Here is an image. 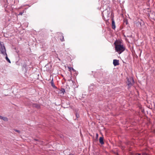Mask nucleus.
<instances>
[{
    "mask_svg": "<svg viewBox=\"0 0 155 155\" xmlns=\"http://www.w3.org/2000/svg\"><path fill=\"white\" fill-rule=\"evenodd\" d=\"M114 44L115 45V49L119 54H121L125 50V48L123 45L118 43L117 42H116V41L115 42Z\"/></svg>",
    "mask_w": 155,
    "mask_h": 155,
    "instance_id": "f257e3e1",
    "label": "nucleus"
},
{
    "mask_svg": "<svg viewBox=\"0 0 155 155\" xmlns=\"http://www.w3.org/2000/svg\"><path fill=\"white\" fill-rule=\"evenodd\" d=\"M0 50L1 53L3 55H6V50L3 42H0Z\"/></svg>",
    "mask_w": 155,
    "mask_h": 155,
    "instance_id": "f03ea898",
    "label": "nucleus"
},
{
    "mask_svg": "<svg viewBox=\"0 0 155 155\" xmlns=\"http://www.w3.org/2000/svg\"><path fill=\"white\" fill-rule=\"evenodd\" d=\"M134 81V80L132 78H127V85L131 87L132 85V83Z\"/></svg>",
    "mask_w": 155,
    "mask_h": 155,
    "instance_id": "7ed1b4c3",
    "label": "nucleus"
},
{
    "mask_svg": "<svg viewBox=\"0 0 155 155\" xmlns=\"http://www.w3.org/2000/svg\"><path fill=\"white\" fill-rule=\"evenodd\" d=\"M113 64L115 66L119 65V60L117 59H114L113 60Z\"/></svg>",
    "mask_w": 155,
    "mask_h": 155,
    "instance_id": "20e7f679",
    "label": "nucleus"
},
{
    "mask_svg": "<svg viewBox=\"0 0 155 155\" xmlns=\"http://www.w3.org/2000/svg\"><path fill=\"white\" fill-rule=\"evenodd\" d=\"M0 119L3 120L4 121H8V118L7 117H5L0 116Z\"/></svg>",
    "mask_w": 155,
    "mask_h": 155,
    "instance_id": "39448f33",
    "label": "nucleus"
},
{
    "mask_svg": "<svg viewBox=\"0 0 155 155\" xmlns=\"http://www.w3.org/2000/svg\"><path fill=\"white\" fill-rule=\"evenodd\" d=\"M99 142L102 145L104 144V142L103 141V138L102 137H100L99 138Z\"/></svg>",
    "mask_w": 155,
    "mask_h": 155,
    "instance_id": "423d86ee",
    "label": "nucleus"
},
{
    "mask_svg": "<svg viewBox=\"0 0 155 155\" xmlns=\"http://www.w3.org/2000/svg\"><path fill=\"white\" fill-rule=\"evenodd\" d=\"M51 86L54 88H56L57 87L54 84L53 79L51 81Z\"/></svg>",
    "mask_w": 155,
    "mask_h": 155,
    "instance_id": "0eeeda50",
    "label": "nucleus"
},
{
    "mask_svg": "<svg viewBox=\"0 0 155 155\" xmlns=\"http://www.w3.org/2000/svg\"><path fill=\"white\" fill-rule=\"evenodd\" d=\"M112 28L114 29L115 28V25L114 21L113 20L112 22Z\"/></svg>",
    "mask_w": 155,
    "mask_h": 155,
    "instance_id": "6e6552de",
    "label": "nucleus"
},
{
    "mask_svg": "<svg viewBox=\"0 0 155 155\" xmlns=\"http://www.w3.org/2000/svg\"><path fill=\"white\" fill-rule=\"evenodd\" d=\"M4 55L6 56L5 59H6V60L9 63H11V61H10V60L7 57V54H6V55Z\"/></svg>",
    "mask_w": 155,
    "mask_h": 155,
    "instance_id": "1a4fd4ad",
    "label": "nucleus"
},
{
    "mask_svg": "<svg viewBox=\"0 0 155 155\" xmlns=\"http://www.w3.org/2000/svg\"><path fill=\"white\" fill-rule=\"evenodd\" d=\"M61 93H62L63 94H64L65 92V90L64 89L62 88L61 89L60 91Z\"/></svg>",
    "mask_w": 155,
    "mask_h": 155,
    "instance_id": "9d476101",
    "label": "nucleus"
},
{
    "mask_svg": "<svg viewBox=\"0 0 155 155\" xmlns=\"http://www.w3.org/2000/svg\"><path fill=\"white\" fill-rule=\"evenodd\" d=\"M106 13L107 14H109L110 13L109 12H108L107 10H105L104 12H103V14H106Z\"/></svg>",
    "mask_w": 155,
    "mask_h": 155,
    "instance_id": "9b49d317",
    "label": "nucleus"
},
{
    "mask_svg": "<svg viewBox=\"0 0 155 155\" xmlns=\"http://www.w3.org/2000/svg\"><path fill=\"white\" fill-rule=\"evenodd\" d=\"M14 130L16 132H18V133H20V131L18 130H16V129H14Z\"/></svg>",
    "mask_w": 155,
    "mask_h": 155,
    "instance_id": "f8f14e48",
    "label": "nucleus"
},
{
    "mask_svg": "<svg viewBox=\"0 0 155 155\" xmlns=\"http://www.w3.org/2000/svg\"><path fill=\"white\" fill-rule=\"evenodd\" d=\"M60 40L61 41H64V39L63 36L62 35V39H60Z\"/></svg>",
    "mask_w": 155,
    "mask_h": 155,
    "instance_id": "ddd939ff",
    "label": "nucleus"
},
{
    "mask_svg": "<svg viewBox=\"0 0 155 155\" xmlns=\"http://www.w3.org/2000/svg\"><path fill=\"white\" fill-rule=\"evenodd\" d=\"M23 14L22 13V12H20L19 13V14L18 15H22V14Z\"/></svg>",
    "mask_w": 155,
    "mask_h": 155,
    "instance_id": "4468645a",
    "label": "nucleus"
},
{
    "mask_svg": "<svg viewBox=\"0 0 155 155\" xmlns=\"http://www.w3.org/2000/svg\"><path fill=\"white\" fill-rule=\"evenodd\" d=\"M76 117H77L78 118V117H79V115L78 114H77L76 113Z\"/></svg>",
    "mask_w": 155,
    "mask_h": 155,
    "instance_id": "2eb2a0df",
    "label": "nucleus"
},
{
    "mask_svg": "<svg viewBox=\"0 0 155 155\" xmlns=\"http://www.w3.org/2000/svg\"><path fill=\"white\" fill-rule=\"evenodd\" d=\"M142 155H148V154L146 153H144L142 154Z\"/></svg>",
    "mask_w": 155,
    "mask_h": 155,
    "instance_id": "dca6fc26",
    "label": "nucleus"
},
{
    "mask_svg": "<svg viewBox=\"0 0 155 155\" xmlns=\"http://www.w3.org/2000/svg\"><path fill=\"white\" fill-rule=\"evenodd\" d=\"M25 12H26V11H25V10H23L22 11V12H22L23 14Z\"/></svg>",
    "mask_w": 155,
    "mask_h": 155,
    "instance_id": "f3484780",
    "label": "nucleus"
},
{
    "mask_svg": "<svg viewBox=\"0 0 155 155\" xmlns=\"http://www.w3.org/2000/svg\"><path fill=\"white\" fill-rule=\"evenodd\" d=\"M68 68L69 69V71H70L71 70V67H68Z\"/></svg>",
    "mask_w": 155,
    "mask_h": 155,
    "instance_id": "a211bd4d",
    "label": "nucleus"
},
{
    "mask_svg": "<svg viewBox=\"0 0 155 155\" xmlns=\"http://www.w3.org/2000/svg\"><path fill=\"white\" fill-rule=\"evenodd\" d=\"M96 136L97 137H98V134L97 133L96 134Z\"/></svg>",
    "mask_w": 155,
    "mask_h": 155,
    "instance_id": "6ab92c4d",
    "label": "nucleus"
},
{
    "mask_svg": "<svg viewBox=\"0 0 155 155\" xmlns=\"http://www.w3.org/2000/svg\"><path fill=\"white\" fill-rule=\"evenodd\" d=\"M137 154L138 155H141V154L140 153H137Z\"/></svg>",
    "mask_w": 155,
    "mask_h": 155,
    "instance_id": "aec40b11",
    "label": "nucleus"
},
{
    "mask_svg": "<svg viewBox=\"0 0 155 155\" xmlns=\"http://www.w3.org/2000/svg\"><path fill=\"white\" fill-rule=\"evenodd\" d=\"M69 155H73L72 154H69Z\"/></svg>",
    "mask_w": 155,
    "mask_h": 155,
    "instance_id": "412c9836",
    "label": "nucleus"
},
{
    "mask_svg": "<svg viewBox=\"0 0 155 155\" xmlns=\"http://www.w3.org/2000/svg\"><path fill=\"white\" fill-rule=\"evenodd\" d=\"M73 70H74V69L73 68H72Z\"/></svg>",
    "mask_w": 155,
    "mask_h": 155,
    "instance_id": "4be33fe9",
    "label": "nucleus"
}]
</instances>
